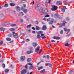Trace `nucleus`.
I'll return each instance as SVG.
<instances>
[{
	"label": "nucleus",
	"mask_w": 74,
	"mask_h": 74,
	"mask_svg": "<svg viewBox=\"0 0 74 74\" xmlns=\"http://www.w3.org/2000/svg\"><path fill=\"white\" fill-rule=\"evenodd\" d=\"M26 7V5H25V4H24L23 5V7H22L21 8V9L22 11H23V12H25V13H26L27 11V9H25H25V8Z\"/></svg>",
	"instance_id": "nucleus-1"
},
{
	"label": "nucleus",
	"mask_w": 74,
	"mask_h": 74,
	"mask_svg": "<svg viewBox=\"0 0 74 74\" xmlns=\"http://www.w3.org/2000/svg\"><path fill=\"white\" fill-rule=\"evenodd\" d=\"M52 8L51 9V10H52V11H56V10H57L58 8L57 6L55 5H52Z\"/></svg>",
	"instance_id": "nucleus-2"
},
{
	"label": "nucleus",
	"mask_w": 74,
	"mask_h": 74,
	"mask_svg": "<svg viewBox=\"0 0 74 74\" xmlns=\"http://www.w3.org/2000/svg\"><path fill=\"white\" fill-rule=\"evenodd\" d=\"M12 33L14 38H18V36L16 33H15V32H13Z\"/></svg>",
	"instance_id": "nucleus-3"
},
{
	"label": "nucleus",
	"mask_w": 74,
	"mask_h": 74,
	"mask_svg": "<svg viewBox=\"0 0 74 74\" xmlns=\"http://www.w3.org/2000/svg\"><path fill=\"white\" fill-rule=\"evenodd\" d=\"M26 70L24 69L21 71V74H25V73H26Z\"/></svg>",
	"instance_id": "nucleus-4"
},
{
	"label": "nucleus",
	"mask_w": 74,
	"mask_h": 74,
	"mask_svg": "<svg viewBox=\"0 0 74 74\" xmlns=\"http://www.w3.org/2000/svg\"><path fill=\"white\" fill-rule=\"evenodd\" d=\"M28 64H29V65L31 66L29 68V69L30 70H31V69H32V70H34V67H33V66H32V64L31 63H28Z\"/></svg>",
	"instance_id": "nucleus-5"
},
{
	"label": "nucleus",
	"mask_w": 74,
	"mask_h": 74,
	"mask_svg": "<svg viewBox=\"0 0 74 74\" xmlns=\"http://www.w3.org/2000/svg\"><path fill=\"white\" fill-rule=\"evenodd\" d=\"M67 9V8H66V7L65 6H64L62 8V9H61V11L63 12H65V10H66Z\"/></svg>",
	"instance_id": "nucleus-6"
},
{
	"label": "nucleus",
	"mask_w": 74,
	"mask_h": 74,
	"mask_svg": "<svg viewBox=\"0 0 74 74\" xmlns=\"http://www.w3.org/2000/svg\"><path fill=\"white\" fill-rule=\"evenodd\" d=\"M32 45H33L34 48H36L38 45V44L36 43V42H33L32 43Z\"/></svg>",
	"instance_id": "nucleus-7"
},
{
	"label": "nucleus",
	"mask_w": 74,
	"mask_h": 74,
	"mask_svg": "<svg viewBox=\"0 0 74 74\" xmlns=\"http://www.w3.org/2000/svg\"><path fill=\"white\" fill-rule=\"evenodd\" d=\"M40 48V46H38V47L35 49V51L36 52H38V51H39Z\"/></svg>",
	"instance_id": "nucleus-8"
},
{
	"label": "nucleus",
	"mask_w": 74,
	"mask_h": 74,
	"mask_svg": "<svg viewBox=\"0 0 74 74\" xmlns=\"http://www.w3.org/2000/svg\"><path fill=\"white\" fill-rule=\"evenodd\" d=\"M62 3V2L61 1H57L56 2V4L58 5H60V4Z\"/></svg>",
	"instance_id": "nucleus-9"
},
{
	"label": "nucleus",
	"mask_w": 74,
	"mask_h": 74,
	"mask_svg": "<svg viewBox=\"0 0 74 74\" xmlns=\"http://www.w3.org/2000/svg\"><path fill=\"white\" fill-rule=\"evenodd\" d=\"M41 38L43 40H45L46 38V37L44 36V34H41Z\"/></svg>",
	"instance_id": "nucleus-10"
},
{
	"label": "nucleus",
	"mask_w": 74,
	"mask_h": 74,
	"mask_svg": "<svg viewBox=\"0 0 74 74\" xmlns=\"http://www.w3.org/2000/svg\"><path fill=\"white\" fill-rule=\"evenodd\" d=\"M42 29L43 30H45L47 29V27L46 26L44 25L43 26V27L42 28Z\"/></svg>",
	"instance_id": "nucleus-11"
},
{
	"label": "nucleus",
	"mask_w": 74,
	"mask_h": 74,
	"mask_svg": "<svg viewBox=\"0 0 74 74\" xmlns=\"http://www.w3.org/2000/svg\"><path fill=\"white\" fill-rule=\"evenodd\" d=\"M21 60L22 61H23V60H25V56H22L21 57Z\"/></svg>",
	"instance_id": "nucleus-12"
},
{
	"label": "nucleus",
	"mask_w": 74,
	"mask_h": 74,
	"mask_svg": "<svg viewBox=\"0 0 74 74\" xmlns=\"http://www.w3.org/2000/svg\"><path fill=\"white\" fill-rule=\"evenodd\" d=\"M0 16H1V18L2 19H4V16L3 14H1L0 15Z\"/></svg>",
	"instance_id": "nucleus-13"
},
{
	"label": "nucleus",
	"mask_w": 74,
	"mask_h": 74,
	"mask_svg": "<svg viewBox=\"0 0 74 74\" xmlns=\"http://www.w3.org/2000/svg\"><path fill=\"white\" fill-rule=\"evenodd\" d=\"M53 38H54V39H56V40H59V39H60V38L58 36H54L53 37Z\"/></svg>",
	"instance_id": "nucleus-14"
},
{
	"label": "nucleus",
	"mask_w": 74,
	"mask_h": 74,
	"mask_svg": "<svg viewBox=\"0 0 74 74\" xmlns=\"http://www.w3.org/2000/svg\"><path fill=\"white\" fill-rule=\"evenodd\" d=\"M10 24V23L9 22H6L5 23H4V25H5V26H6L7 25H8Z\"/></svg>",
	"instance_id": "nucleus-15"
},
{
	"label": "nucleus",
	"mask_w": 74,
	"mask_h": 74,
	"mask_svg": "<svg viewBox=\"0 0 74 74\" xmlns=\"http://www.w3.org/2000/svg\"><path fill=\"white\" fill-rule=\"evenodd\" d=\"M59 15L58 14H56L55 15V17L56 18H59Z\"/></svg>",
	"instance_id": "nucleus-16"
},
{
	"label": "nucleus",
	"mask_w": 74,
	"mask_h": 74,
	"mask_svg": "<svg viewBox=\"0 0 74 74\" xmlns=\"http://www.w3.org/2000/svg\"><path fill=\"white\" fill-rule=\"evenodd\" d=\"M5 29L4 28L1 27L0 28V31H4L5 30Z\"/></svg>",
	"instance_id": "nucleus-17"
},
{
	"label": "nucleus",
	"mask_w": 74,
	"mask_h": 74,
	"mask_svg": "<svg viewBox=\"0 0 74 74\" xmlns=\"http://www.w3.org/2000/svg\"><path fill=\"white\" fill-rule=\"evenodd\" d=\"M27 60L28 62H31L32 60V59L30 58H29L27 59Z\"/></svg>",
	"instance_id": "nucleus-18"
},
{
	"label": "nucleus",
	"mask_w": 74,
	"mask_h": 74,
	"mask_svg": "<svg viewBox=\"0 0 74 74\" xmlns=\"http://www.w3.org/2000/svg\"><path fill=\"white\" fill-rule=\"evenodd\" d=\"M31 53H33V51H27V54H30Z\"/></svg>",
	"instance_id": "nucleus-19"
},
{
	"label": "nucleus",
	"mask_w": 74,
	"mask_h": 74,
	"mask_svg": "<svg viewBox=\"0 0 74 74\" xmlns=\"http://www.w3.org/2000/svg\"><path fill=\"white\" fill-rule=\"evenodd\" d=\"M48 9H45V10L44 11V12L45 14H47V13L48 12Z\"/></svg>",
	"instance_id": "nucleus-20"
},
{
	"label": "nucleus",
	"mask_w": 74,
	"mask_h": 74,
	"mask_svg": "<svg viewBox=\"0 0 74 74\" xmlns=\"http://www.w3.org/2000/svg\"><path fill=\"white\" fill-rule=\"evenodd\" d=\"M53 22V19H52L51 21L50 22H49V24H50L51 25V24H52Z\"/></svg>",
	"instance_id": "nucleus-21"
},
{
	"label": "nucleus",
	"mask_w": 74,
	"mask_h": 74,
	"mask_svg": "<svg viewBox=\"0 0 74 74\" xmlns=\"http://www.w3.org/2000/svg\"><path fill=\"white\" fill-rule=\"evenodd\" d=\"M9 30L10 31H15V29L14 28H10L9 29Z\"/></svg>",
	"instance_id": "nucleus-22"
},
{
	"label": "nucleus",
	"mask_w": 74,
	"mask_h": 74,
	"mask_svg": "<svg viewBox=\"0 0 74 74\" xmlns=\"http://www.w3.org/2000/svg\"><path fill=\"white\" fill-rule=\"evenodd\" d=\"M31 26H32V25H31V24H30L27 26V28H30Z\"/></svg>",
	"instance_id": "nucleus-23"
},
{
	"label": "nucleus",
	"mask_w": 74,
	"mask_h": 74,
	"mask_svg": "<svg viewBox=\"0 0 74 74\" xmlns=\"http://www.w3.org/2000/svg\"><path fill=\"white\" fill-rule=\"evenodd\" d=\"M10 5L11 6V7H13L15 5V4L12 3H10Z\"/></svg>",
	"instance_id": "nucleus-24"
},
{
	"label": "nucleus",
	"mask_w": 74,
	"mask_h": 74,
	"mask_svg": "<svg viewBox=\"0 0 74 74\" xmlns=\"http://www.w3.org/2000/svg\"><path fill=\"white\" fill-rule=\"evenodd\" d=\"M43 69V67L42 66H41L40 67L38 68V70H41V69Z\"/></svg>",
	"instance_id": "nucleus-25"
},
{
	"label": "nucleus",
	"mask_w": 74,
	"mask_h": 74,
	"mask_svg": "<svg viewBox=\"0 0 74 74\" xmlns=\"http://www.w3.org/2000/svg\"><path fill=\"white\" fill-rule=\"evenodd\" d=\"M65 23H66V22H63L62 24V26H65Z\"/></svg>",
	"instance_id": "nucleus-26"
},
{
	"label": "nucleus",
	"mask_w": 74,
	"mask_h": 74,
	"mask_svg": "<svg viewBox=\"0 0 74 74\" xmlns=\"http://www.w3.org/2000/svg\"><path fill=\"white\" fill-rule=\"evenodd\" d=\"M3 6L4 7H7L8 6V4L7 3H6Z\"/></svg>",
	"instance_id": "nucleus-27"
},
{
	"label": "nucleus",
	"mask_w": 74,
	"mask_h": 74,
	"mask_svg": "<svg viewBox=\"0 0 74 74\" xmlns=\"http://www.w3.org/2000/svg\"><path fill=\"white\" fill-rule=\"evenodd\" d=\"M23 14V12L20 13L19 14V16H22Z\"/></svg>",
	"instance_id": "nucleus-28"
},
{
	"label": "nucleus",
	"mask_w": 74,
	"mask_h": 74,
	"mask_svg": "<svg viewBox=\"0 0 74 74\" xmlns=\"http://www.w3.org/2000/svg\"><path fill=\"white\" fill-rule=\"evenodd\" d=\"M6 40L7 41H10V40H11V38H6Z\"/></svg>",
	"instance_id": "nucleus-29"
},
{
	"label": "nucleus",
	"mask_w": 74,
	"mask_h": 74,
	"mask_svg": "<svg viewBox=\"0 0 74 74\" xmlns=\"http://www.w3.org/2000/svg\"><path fill=\"white\" fill-rule=\"evenodd\" d=\"M38 34H40L41 35L43 34H42V31L38 32Z\"/></svg>",
	"instance_id": "nucleus-30"
},
{
	"label": "nucleus",
	"mask_w": 74,
	"mask_h": 74,
	"mask_svg": "<svg viewBox=\"0 0 74 74\" xmlns=\"http://www.w3.org/2000/svg\"><path fill=\"white\" fill-rule=\"evenodd\" d=\"M8 71H9V70L8 69H6L5 71V73H8Z\"/></svg>",
	"instance_id": "nucleus-31"
},
{
	"label": "nucleus",
	"mask_w": 74,
	"mask_h": 74,
	"mask_svg": "<svg viewBox=\"0 0 74 74\" xmlns=\"http://www.w3.org/2000/svg\"><path fill=\"white\" fill-rule=\"evenodd\" d=\"M16 10H20V8L18 6H16Z\"/></svg>",
	"instance_id": "nucleus-32"
},
{
	"label": "nucleus",
	"mask_w": 74,
	"mask_h": 74,
	"mask_svg": "<svg viewBox=\"0 0 74 74\" xmlns=\"http://www.w3.org/2000/svg\"><path fill=\"white\" fill-rule=\"evenodd\" d=\"M36 29L37 30H40V28L39 27H38V26H36Z\"/></svg>",
	"instance_id": "nucleus-33"
},
{
	"label": "nucleus",
	"mask_w": 74,
	"mask_h": 74,
	"mask_svg": "<svg viewBox=\"0 0 74 74\" xmlns=\"http://www.w3.org/2000/svg\"><path fill=\"white\" fill-rule=\"evenodd\" d=\"M45 69H44L42 71H40V73H44V72H45Z\"/></svg>",
	"instance_id": "nucleus-34"
},
{
	"label": "nucleus",
	"mask_w": 74,
	"mask_h": 74,
	"mask_svg": "<svg viewBox=\"0 0 74 74\" xmlns=\"http://www.w3.org/2000/svg\"><path fill=\"white\" fill-rule=\"evenodd\" d=\"M40 37H41L39 35V34H38L37 36V38H40Z\"/></svg>",
	"instance_id": "nucleus-35"
},
{
	"label": "nucleus",
	"mask_w": 74,
	"mask_h": 74,
	"mask_svg": "<svg viewBox=\"0 0 74 74\" xmlns=\"http://www.w3.org/2000/svg\"><path fill=\"white\" fill-rule=\"evenodd\" d=\"M40 3H38L37 4V6L38 7H40Z\"/></svg>",
	"instance_id": "nucleus-36"
},
{
	"label": "nucleus",
	"mask_w": 74,
	"mask_h": 74,
	"mask_svg": "<svg viewBox=\"0 0 74 74\" xmlns=\"http://www.w3.org/2000/svg\"><path fill=\"white\" fill-rule=\"evenodd\" d=\"M2 67H3V68H4V67H5V64H2Z\"/></svg>",
	"instance_id": "nucleus-37"
},
{
	"label": "nucleus",
	"mask_w": 74,
	"mask_h": 74,
	"mask_svg": "<svg viewBox=\"0 0 74 74\" xmlns=\"http://www.w3.org/2000/svg\"><path fill=\"white\" fill-rule=\"evenodd\" d=\"M28 67V66L27 64H26V65L25 66V68L26 69H27V67Z\"/></svg>",
	"instance_id": "nucleus-38"
},
{
	"label": "nucleus",
	"mask_w": 74,
	"mask_h": 74,
	"mask_svg": "<svg viewBox=\"0 0 74 74\" xmlns=\"http://www.w3.org/2000/svg\"><path fill=\"white\" fill-rule=\"evenodd\" d=\"M65 46L67 47H69V44H68V43H67L66 44H65Z\"/></svg>",
	"instance_id": "nucleus-39"
},
{
	"label": "nucleus",
	"mask_w": 74,
	"mask_h": 74,
	"mask_svg": "<svg viewBox=\"0 0 74 74\" xmlns=\"http://www.w3.org/2000/svg\"><path fill=\"white\" fill-rule=\"evenodd\" d=\"M26 41H27V42H28V41H30V40H29V39H27L26 40H25Z\"/></svg>",
	"instance_id": "nucleus-40"
},
{
	"label": "nucleus",
	"mask_w": 74,
	"mask_h": 74,
	"mask_svg": "<svg viewBox=\"0 0 74 74\" xmlns=\"http://www.w3.org/2000/svg\"><path fill=\"white\" fill-rule=\"evenodd\" d=\"M16 26V24H12L11 25V26L12 27H14V26Z\"/></svg>",
	"instance_id": "nucleus-41"
},
{
	"label": "nucleus",
	"mask_w": 74,
	"mask_h": 74,
	"mask_svg": "<svg viewBox=\"0 0 74 74\" xmlns=\"http://www.w3.org/2000/svg\"><path fill=\"white\" fill-rule=\"evenodd\" d=\"M49 56L48 55H47V59H49Z\"/></svg>",
	"instance_id": "nucleus-42"
},
{
	"label": "nucleus",
	"mask_w": 74,
	"mask_h": 74,
	"mask_svg": "<svg viewBox=\"0 0 74 74\" xmlns=\"http://www.w3.org/2000/svg\"><path fill=\"white\" fill-rule=\"evenodd\" d=\"M51 42H55V40H52L51 41Z\"/></svg>",
	"instance_id": "nucleus-43"
},
{
	"label": "nucleus",
	"mask_w": 74,
	"mask_h": 74,
	"mask_svg": "<svg viewBox=\"0 0 74 74\" xmlns=\"http://www.w3.org/2000/svg\"><path fill=\"white\" fill-rule=\"evenodd\" d=\"M42 51V49H40V52L39 53H41Z\"/></svg>",
	"instance_id": "nucleus-44"
},
{
	"label": "nucleus",
	"mask_w": 74,
	"mask_h": 74,
	"mask_svg": "<svg viewBox=\"0 0 74 74\" xmlns=\"http://www.w3.org/2000/svg\"><path fill=\"white\" fill-rule=\"evenodd\" d=\"M49 67H51V66H52V64H49Z\"/></svg>",
	"instance_id": "nucleus-45"
},
{
	"label": "nucleus",
	"mask_w": 74,
	"mask_h": 74,
	"mask_svg": "<svg viewBox=\"0 0 74 74\" xmlns=\"http://www.w3.org/2000/svg\"><path fill=\"white\" fill-rule=\"evenodd\" d=\"M60 33L61 34H63V30H61L60 32Z\"/></svg>",
	"instance_id": "nucleus-46"
},
{
	"label": "nucleus",
	"mask_w": 74,
	"mask_h": 74,
	"mask_svg": "<svg viewBox=\"0 0 74 74\" xmlns=\"http://www.w3.org/2000/svg\"><path fill=\"white\" fill-rule=\"evenodd\" d=\"M3 44V41H1L0 42V44Z\"/></svg>",
	"instance_id": "nucleus-47"
},
{
	"label": "nucleus",
	"mask_w": 74,
	"mask_h": 74,
	"mask_svg": "<svg viewBox=\"0 0 74 74\" xmlns=\"http://www.w3.org/2000/svg\"><path fill=\"white\" fill-rule=\"evenodd\" d=\"M49 15H46L45 16V17H49Z\"/></svg>",
	"instance_id": "nucleus-48"
},
{
	"label": "nucleus",
	"mask_w": 74,
	"mask_h": 74,
	"mask_svg": "<svg viewBox=\"0 0 74 74\" xmlns=\"http://www.w3.org/2000/svg\"><path fill=\"white\" fill-rule=\"evenodd\" d=\"M20 21H21V22L22 23L23 21V19H21L20 20Z\"/></svg>",
	"instance_id": "nucleus-49"
},
{
	"label": "nucleus",
	"mask_w": 74,
	"mask_h": 74,
	"mask_svg": "<svg viewBox=\"0 0 74 74\" xmlns=\"http://www.w3.org/2000/svg\"><path fill=\"white\" fill-rule=\"evenodd\" d=\"M67 32H70V29H67Z\"/></svg>",
	"instance_id": "nucleus-50"
},
{
	"label": "nucleus",
	"mask_w": 74,
	"mask_h": 74,
	"mask_svg": "<svg viewBox=\"0 0 74 74\" xmlns=\"http://www.w3.org/2000/svg\"><path fill=\"white\" fill-rule=\"evenodd\" d=\"M70 74H71V73L73 72V71L71 70H70Z\"/></svg>",
	"instance_id": "nucleus-51"
},
{
	"label": "nucleus",
	"mask_w": 74,
	"mask_h": 74,
	"mask_svg": "<svg viewBox=\"0 0 74 74\" xmlns=\"http://www.w3.org/2000/svg\"><path fill=\"white\" fill-rule=\"evenodd\" d=\"M64 4H65V5H67V4H68V3H67V2H65L64 3Z\"/></svg>",
	"instance_id": "nucleus-52"
},
{
	"label": "nucleus",
	"mask_w": 74,
	"mask_h": 74,
	"mask_svg": "<svg viewBox=\"0 0 74 74\" xmlns=\"http://www.w3.org/2000/svg\"><path fill=\"white\" fill-rule=\"evenodd\" d=\"M51 20V19L50 18H49L47 19V21H50Z\"/></svg>",
	"instance_id": "nucleus-53"
},
{
	"label": "nucleus",
	"mask_w": 74,
	"mask_h": 74,
	"mask_svg": "<svg viewBox=\"0 0 74 74\" xmlns=\"http://www.w3.org/2000/svg\"><path fill=\"white\" fill-rule=\"evenodd\" d=\"M32 29L33 30H35V28H34V27H32Z\"/></svg>",
	"instance_id": "nucleus-54"
},
{
	"label": "nucleus",
	"mask_w": 74,
	"mask_h": 74,
	"mask_svg": "<svg viewBox=\"0 0 74 74\" xmlns=\"http://www.w3.org/2000/svg\"><path fill=\"white\" fill-rule=\"evenodd\" d=\"M43 14V11H42L40 13L41 15H42Z\"/></svg>",
	"instance_id": "nucleus-55"
},
{
	"label": "nucleus",
	"mask_w": 74,
	"mask_h": 74,
	"mask_svg": "<svg viewBox=\"0 0 74 74\" xmlns=\"http://www.w3.org/2000/svg\"><path fill=\"white\" fill-rule=\"evenodd\" d=\"M27 32L28 33H30V29H29V30H28Z\"/></svg>",
	"instance_id": "nucleus-56"
},
{
	"label": "nucleus",
	"mask_w": 74,
	"mask_h": 74,
	"mask_svg": "<svg viewBox=\"0 0 74 74\" xmlns=\"http://www.w3.org/2000/svg\"><path fill=\"white\" fill-rule=\"evenodd\" d=\"M44 21H46L47 20V18H45L43 19Z\"/></svg>",
	"instance_id": "nucleus-57"
},
{
	"label": "nucleus",
	"mask_w": 74,
	"mask_h": 74,
	"mask_svg": "<svg viewBox=\"0 0 74 74\" xmlns=\"http://www.w3.org/2000/svg\"><path fill=\"white\" fill-rule=\"evenodd\" d=\"M36 24H38V21H36Z\"/></svg>",
	"instance_id": "nucleus-58"
},
{
	"label": "nucleus",
	"mask_w": 74,
	"mask_h": 74,
	"mask_svg": "<svg viewBox=\"0 0 74 74\" xmlns=\"http://www.w3.org/2000/svg\"><path fill=\"white\" fill-rule=\"evenodd\" d=\"M64 31H67V29H66V28H64Z\"/></svg>",
	"instance_id": "nucleus-59"
},
{
	"label": "nucleus",
	"mask_w": 74,
	"mask_h": 74,
	"mask_svg": "<svg viewBox=\"0 0 74 74\" xmlns=\"http://www.w3.org/2000/svg\"><path fill=\"white\" fill-rule=\"evenodd\" d=\"M32 33H33L35 34V33H36V32H35V31H32Z\"/></svg>",
	"instance_id": "nucleus-60"
},
{
	"label": "nucleus",
	"mask_w": 74,
	"mask_h": 74,
	"mask_svg": "<svg viewBox=\"0 0 74 74\" xmlns=\"http://www.w3.org/2000/svg\"><path fill=\"white\" fill-rule=\"evenodd\" d=\"M48 3V2H46V3H45V5H46V6H47V4Z\"/></svg>",
	"instance_id": "nucleus-61"
},
{
	"label": "nucleus",
	"mask_w": 74,
	"mask_h": 74,
	"mask_svg": "<svg viewBox=\"0 0 74 74\" xmlns=\"http://www.w3.org/2000/svg\"><path fill=\"white\" fill-rule=\"evenodd\" d=\"M51 0H49V2L48 3H51Z\"/></svg>",
	"instance_id": "nucleus-62"
},
{
	"label": "nucleus",
	"mask_w": 74,
	"mask_h": 74,
	"mask_svg": "<svg viewBox=\"0 0 74 74\" xmlns=\"http://www.w3.org/2000/svg\"><path fill=\"white\" fill-rule=\"evenodd\" d=\"M48 65H49V64H46V66H48Z\"/></svg>",
	"instance_id": "nucleus-63"
},
{
	"label": "nucleus",
	"mask_w": 74,
	"mask_h": 74,
	"mask_svg": "<svg viewBox=\"0 0 74 74\" xmlns=\"http://www.w3.org/2000/svg\"><path fill=\"white\" fill-rule=\"evenodd\" d=\"M43 58H46L45 56H43Z\"/></svg>",
	"instance_id": "nucleus-64"
}]
</instances>
